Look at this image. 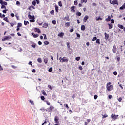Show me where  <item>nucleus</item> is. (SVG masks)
Returning <instances> with one entry per match:
<instances>
[{"mask_svg":"<svg viewBox=\"0 0 125 125\" xmlns=\"http://www.w3.org/2000/svg\"><path fill=\"white\" fill-rule=\"evenodd\" d=\"M106 89L108 91H111L114 89V86L113 85L106 86Z\"/></svg>","mask_w":125,"mask_h":125,"instance_id":"nucleus-1","label":"nucleus"},{"mask_svg":"<svg viewBox=\"0 0 125 125\" xmlns=\"http://www.w3.org/2000/svg\"><path fill=\"white\" fill-rule=\"evenodd\" d=\"M110 3H111V4H117V5H119V3L118 2V0H110Z\"/></svg>","mask_w":125,"mask_h":125,"instance_id":"nucleus-2","label":"nucleus"},{"mask_svg":"<svg viewBox=\"0 0 125 125\" xmlns=\"http://www.w3.org/2000/svg\"><path fill=\"white\" fill-rule=\"evenodd\" d=\"M12 38L11 36H7L5 37L3 39H2V42H4L5 41L11 39Z\"/></svg>","mask_w":125,"mask_h":125,"instance_id":"nucleus-3","label":"nucleus"},{"mask_svg":"<svg viewBox=\"0 0 125 125\" xmlns=\"http://www.w3.org/2000/svg\"><path fill=\"white\" fill-rule=\"evenodd\" d=\"M119 117L118 115H115V114H111V118L113 119V120H117V119H118V117Z\"/></svg>","mask_w":125,"mask_h":125,"instance_id":"nucleus-4","label":"nucleus"},{"mask_svg":"<svg viewBox=\"0 0 125 125\" xmlns=\"http://www.w3.org/2000/svg\"><path fill=\"white\" fill-rule=\"evenodd\" d=\"M55 124H59V117L58 116H55L54 118Z\"/></svg>","mask_w":125,"mask_h":125,"instance_id":"nucleus-5","label":"nucleus"},{"mask_svg":"<svg viewBox=\"0 0 125 125\" xmlns=\"http://www.w3.org/2000/svg\"><path fill=\"white\" fill-rule=\"evenodd\" d=\"M54 109V107L52 105H50V107L47 108L48 112H52L53 110Z\"/></svg>","mask_w":125,"mask_h":125,"instance_id":"nucleus-6","label":"nucleus"},{"mask_svg":"<svg viewBox=\"0 0 125 125\" xmlns=\"http://www.w3.org/2000/svg\"><path fill=\"white\" fill-rule=\"evenodd\" d=\"M34 32H36L38 34H41V30L39 28H34Z\"/></svg>","mask_w":125,"mask_h":125,"instance_id":"nucleus-7","label":"nucleus"},{"mask_svg":"<svg viewBox=\"0 0 125 125\" xmlns=\"http://www.w3.org/2000/svg\"><path fill=\"white\" fill-rule=\"evenodd\" d=\"M48 23L44 22L43 24L42 28H44L45 29H46L47 27H48Z\"/></svg>","mask_w":125,"mask_h":125,"instance_id":"nucleus-8","label":"nucleus"},{"mask_svg":"<svg viewBox=\"0 0 125 125\" xmlns=\"http://www.w3.org/2000/svg\"><path fill=\"white\" fill-rule=\"evenodd\" d=\"M71 12L75 13V9H76V6H73L71 7Z\"/></svg>","mask_w":125,"mask_h":125,"instance_id":"nucleus-9","label":"nucleus"},{"mask_svg":"<svg viewBox=\"0 0 125 125\" xmlns=\"http://www.w3.org/2000/svg\"><path fill=\"white\" fill-rule=\"evenodd\" d=\"M63 20L65 21L66 20V21H70V17H69L68 15L66 16L64 18Z\"/></svg>","mask_w":125,"mask_h":125,"instance_id":"nucleus-10","label":"nucleus"},{"mask_svg":"<svg viewBox=\"0 0 125 125\" xmlns=\"http://www.w3.org/2000/svg\"><path fill=\"white\" fill-rule=\"evenodd\" d=\"M104 36H105V40L106 41H108L109 40V34H107V33H104Z\"/></svg>","mask_w":125,"mask_h":125,"instance_id":"nucleus-11","label":"nucleus"},{"mask_svg":"<svg viewBox=\"0 0 125 125\" xmlns=\"http://www.w3.org/2000/svg\"><path fill=\"white\" fill-rule=\"evenodd\" d=\"M112 51L113 53H116V52H117V47H116V46H113Z\"/></svg>","mask_w":125,"mask_h":125,"instance_id":"nucleus-12","label":"nucleus"},{"mask_svg":"<svg viewBox=\"0 0 125 125\" xmlns=\"http://www.w3.org/2000/svg\"><path fill=\"white\" fill-rule=\"evenodd\" d=\"M68 59L67 58H66V57H63L62 58V62H68Z\"/></svg>","mask_w":125,"mask_h":125,"instance_id":"nucleus-13","label":"nucleus"},{"mask_svg":"<svg viewBox=\"0 0 125 125\" xmlns=\"http://www.w3.org/2000/svg\"><path fill=\"white\" fill-rule=\"evenodd\" d=\"M119 9H120V10L125 9V3L124 4H123L121 7H120Z\"/></svg>","mask_w":125,"mask_h":125,"instance_id":"nucleus-14","label":"nucleus"},{"mask_svg":"<svg viewBox=\"0 0 125 125\" xmlns=\"http://www.w3.org/2000/svg\"><path fill=\"white\" fill-rule=\"evenodd\" d=\"M32 35L33 36V38H37L39 37V34H35L34 32L32 33Z\"/></svg>","mask_w":125,"mask_h":125,"instance_id":"nucleus-15","label":"nucleus"},{"mask_svg":"<svg viewBox=\"0 0 125 125\" xmlns=\"http://www.w3.org/2000/svg\"><path fill=\"white\" fill-rule=\"evenodd\" d=\"M102 116H103L102 119H105V118H107L108 117V115L106 113L104 114H102Z\"/></svg>","mask_w":125,"mask_h":125,"instance_id":"nucleus-16","label":"nucleus"},{"mask_svg":"<svg viewBox=\"0 0 125 125\" xmlns=\"http://www.w3.org/2000/svg\"><path fill=\"white\" fill-rule=\"evenodd\" d=\"M58 37H60V38L64 36V33L60 32L58 34Z\"/></svg>","mask_w":125,"mask_h":125,"instance_id":"nucleus-17","label":"nucleus"},{"mask_svg":"<svg viewBox=\"0 0 125 125\" xmlns=\"http://www.w3.org/2000/svg\"><path fill=\"white\" fill-rule=\"evenodd\" d=\"M55 11L56 12H59V9H58L59 7H58V6L57 5H55Z\"/></svg>","mask_w":125,"mask_h":125,"instance_id":"nucleus-18","label":"nucleus"},{"mask_svg":"<svg viewBox=\"0 0 125 125\" xmlns=\"http://www.w3.org/2000/svg\"><path fill=\"white\" fill-rule=\"evenodd\" d=\"M28 18L29 19H35V16H32L31 15H28Z\"/></svg>","mask_w":125,"mask_h":125,"instance_id":"nucleus-19","label":"nucleus"},{"mask_svg":"<svg viewBox=\"0 0 125 125\" xmlns=\"http://www.w3.org/2000/svg\"><path fill=\"white\" fill-rule=\"evenodd\" d=\"M87 19H88V16H85L84 19H83V21L84 22H86L87 21Z\"/></svg>","mask_w":125,"mask_h":125,"instance_id":"nucleus-20","label":"nucleus"},{"mask_svg":"<svg viewBox=\"0 0 125 125\" xmlns=\"http://www.w3.org/2000/svg\"><path fill=\"white\" fill-rule=\"evenodd\" d=\"M81 30L82 31H84L85 30V26L84 25H81Z\"/></svg>","mask_w":125,"mask_h":125,"instance_id":"nucleus-21","label":"nucleus"},{"mask_svg":"<svg viewBox=\"0 0 125 125\" xmlns=\"http://www.w3.org/2000/svg\"><path fill=\"white\" fill-rule=\"evenodd\" d=\"M96 21H99L100 20L101 21H102V18L100 16H99L98 18L96 17Z\"/></svg>","mask_w":125,"mask_h":125,"instance_id":"nucleus-22","label":"nucleus"},{"mask_svg":"<svg viewBox=\"0 0 125 125\" xmlns=\"http://www.w3.org/2000/svg\"><path fill=\"white\" fill-rule=\"evenodd\" d=\"M29 10L32 11V9H35V7H34V6L31 5L30 6H29V7L28 8Z\"/></svg>","mask_w":125,"mask_h":125,"instance_id":"nucleus-23","label":"nucleus"},{"mask_svg":"<svg viewBox=\"0 0 125 125\" xmlns=\"http://www.w3.org/2000/svg\"><path fill=\"white\" fill-rule=\"evenodd\" d=\"M70 25H71V23L69 22H66L65 24V27H70Z\"/></svg>","mask_w":125,"mask_h":125,"instance_id":"nucleus-24","label":"nucleus"},{"mask_svg":"<svg viewBox=\"0 0 125 125\" xmlns=\"http://www.w3.org/2000/svg\"><path fill=\"white\" fill-rule=\"evenodd\" d=\"M64 106L65 108H66L67 110H69V105H68V104H64Z\"/></svg>","mask_w":125,"mask_h":125,"instance_id":"nucleus-25","label":"nucleus"},{"mask_svg":"<svg viewBox=\"0 0 125 125\" xmlns=\"http://www.w3.org/2000/svg\"><path fill=\"white\" fill-rule=\"evenodd\" d=\"M118 28H120V29H124V27L123 25L122 24H118Z\"/></svg>","mask_w":125,"mask_h":125,"instance_id":"nucleus-26","label":"nucleus"},{"mask_svg":"<svg viewBox=\"0 0 125 125\" xmlns=\"http://www.w3.org/2000/svg\"><path fill=\"white\" fill-rule=\"evenodd\" d=\"M44 63H45V64H46L47 62H48V60L47 58H44Z\"/></svg>","mask_w":125,"mask_h":125,"instance_id":"nucleus-27","label":"nucleus"},{"mask_svg":"<svg viewBox=\"0 0 125 125\" xmlns=\"http://www.w3.org/2000/svg\"><path fill=\"white\" fill-rule=\"evenodd\" d=\"M106 21L107 22H109V21H111V17L110 16H108V17L107 19H106Z\"/></svg>","mask_w":125,"mask_h":125,"instance_id":"nucleus-28","label":"nucleus"},{"mask_svg":"<svg viewBox=\"0 0 125 125\" xmlns=\"http://www.w3.org/2000/svg\"><path fill=\"white\" fill-rule=\"evenodd\" d=\"M108 25L109 26V29H112V28H113V24L108 23Z\"/></svg>","mask_w":125,"mask_h":125,"instance_id":"nucleus-29","label":"nucleus"},{"mask_svg":"<svg viewBox=\"0 0 125 125\" xmlns=\"http://www.w3.org/2000/svg\"><path fill=\"white\" fill-rule=\"evenodd\" d=\"M3 20H4V21H6V22H7L8 23H9V21H8V18L7 17L4 18Z\"/></svg>","mask_w":125,"mask_h":125,"instance_id":"nucleus-30","label":"nucleus"},{"mask_svg":"<svg viewBox=\"0 0 125 125\" xmlns=\"http://www.w3.org/2000/svg\"><path fill=\"white\" fill-rule=\"evenodd\" d=\"M37 61H38V62H39V63H42V58H39L37 59Z\"/></svg>","mask_w":125,"mask_h":125,"instance_id":"nucleus-31","label":"nucleus"},{"mask_svg":"<svg viewBox=\"0 0 125 125\" xmlns=\"http://www.w3.org/2000/svg\"><path fill=\"white\" fill-rule=\"evenodd\" d=\"M96 43H98V44H100V39H97L96 41Z\"/></svg>","mask_w":125,"mask_h":125,"instance_id":"nucleus-32","label":"nucleus"},{"mask_svg":"<svg viewBox=\"0 0 125 125\" xmlns=\"http://www.w3.org/2000/svg\"><path fill=\"white\" fill-rule=\"evenodd\" d=\"M17 27H19L20 28V27H22V23L21 22L18 23V25Z\"/></svg>","mask_w":125,"mask_h":125,"instance_id":"nucleus-33","label":"nucleus"},{"mask_svg":"<svg viewBox=\"0 0 125 125\" xmlns=\"http://www.w3.org/2000/svg\"><path fill=\"white\" fill-rule=\"evenodd\" d=\"M76 15H77V16H81V15H82V13H81L80 12H77L76 13Z\"/></svg>","mask_w":125,"mask_h":125,"instance_id":"nucleus-34","label":"nucleus"},{"mask_svg":"<svg viewBox=\"0 0 125 125\" xmlns=\"http://www.w3.org/2000/svg\"><path fill=\"white\" fill-rule=\"evenodd\" d=\"M32 5H34L35 6V5H36V4H37V2H36V0H33L32 2Z\"/></svg>","mask_w":125,"mask_h":125,"instance_id":"nucleus-35","label":"nucleus"},{"mask_svg":"<svg viewBox=\"0 0 125 125\" xmlns=\"http://www.w3.org/2000/svg\"><path fill=\"white\" fill-rule=\"evenodd\" d=\"M58 4H59V6H60L61 7H62V2L61 1H59L58 2Z\"/></svg>","mask_w":125,"mask_h":125,"instance_id":"nucleus-36","label":"nucleus"},{"mask_svg":"<svg viewBox=\"0 0 125 125\" xmlns=\"http://www.w3.org/2000/svg\"><path fill=\"white\" fill-rule=\"evenodd\" d=\"M24 24L26 26V25H28V24H29V21H24Z\"/></svg>","mask_w":125,"mask_h":125,"instance_id":"nucleus-37","label":"nucleus"},{"mask_svg":"<svg viewBox=\"0 0 125 125\" xmlns=\"http://www.w3.org/2000/svg\"><path fill=\"white\" fill-rule=\"evenodd\" d=\"M1 8H3L4 9H6V7L3 4L1 5Z\"/></svg>","mask_w":125,"mask_h":125,"instance_id":"nucleus-38","label":"nucleus"},{"mask_svg":"<svg viewBox=\"0 0 125 125\" xmlns=\"http://www.w3.org/2000/svg\"><path fill=\"white\" fill-rule=\"evenodd\" d=\"M83 2L86 3V2H87V0H81V3H83Z\"/></svg>","mask_w":125,"mask_h":125,"instance_id":"nucleus-39","label":"nucleus"},{"mask_svg":"<svg viewBox=\"0 0 125 125\" xmlns=\"http://www.w3.org/2000/svg\"><path fill=\"white\" fill-rule=\"evenodd\" d=\"M44 44H45V45H47L48 44H49V42L48 41H45L44 42Z\"/></svg>","mask_w":125,"mask_h":125,"instance_id":"nucleus-40","label":"nucleus"},{"mask_svg":"<svg viewBox=\"0 0 125 125\" xmlns=\"http://www.w3.org/2000/svg\"><path fill=\"white\" fill-rule=\"evenodd\" d=\"M66 45H67L68 49H70V43L69 42H67Z\"/></svg>","mask_w":125,"mask_h":125,"instance_id":"nucleus-41","label":"nucleus"},{"mask_svg":"<svg viewBox=\"0 0 125 125\" xmlns=\"http://www.w3.org/2000/svg\"><path fill=\"white\" fill-rule=\"evenodd\" d=\"M80 59H81V57H77L75 58V60L77 61H80Z\"/></svg>","mask_w":125,"mask_h":125,"instance_id":"nucleus-42","label":"nucleus"},{"mask_svg":"<svg viewBox=\"0 0 125 125\" xmlns=\"http://www.w3.org/2000/svg\"><path fill=\"white\" fill-rule=\"evenodd\" d=\"M97 40V37H93V39H92V41H93V42H94L95 41H96Z\"/></svg>","mask_w":125,"mask_h":125,"instance_id":"nucleus-43","label":"nucleus"},{"mask_svg":"<svg viewBox=\"0 0 125 125\" xmlns=\"http://www.w3.org/2000/svg\"><path fill=\"white\" fill-rule=\"evenodd\" d=\"M50 14H51V15H54V10H52L50 11Z\"/></svg>","mask_w":125,"mask_h":125,"instance_id":"nucleus-44","label":"nucleus"},{"mask_svg":"<svg viewBox=\"0 0 125 125\" xmlns=\"http://www.w3.org/2000/svg\"><path fill=\"white\" fill-rule=\"evenodd\" d=\"M52 24H53L54 25H56V21L55 20H53L52 21Z\"/></svg>","mask_w":125,"mask_h":125,"instance_id":"nucleus-45","label":"nucleus"},{"mask_svg":"<svg viewBox=\"0 0 125 125\" xmlns=\"http://www.w3.org/2000/svg\"><path fill=\"white\" fill-rule=\"evenodd\" d=\"M42 93L43 95H45L46 96V95H47V94H46V92H45V91H44V90H43V91L42 92Z\"/></svg>","mask_w":125,"mask_h":125,"instance_id":"nucleus-46","label":"nucleus"},{"mask_svg":"<svg viewBox=\"0 0 125 125\" xmlns=\"http://www.w3.org/2000/svg\"><path fill=\"white\" fill-rule=\"evenodd\" d=\"M41 100H42L43 101L45 99V98H44V96H41Z\"/></svg>","mask_w":125,"mask_h":125,"instance_id":"nucleus-47","label":"nucleus"},{"mask_svg":"<svg viewBox=\"0 0 125 125\" xmlns=\"http://www.w3.org/2000/svg\"><path fill=\"white\" fill-rule=\"evenodd\" d=\"M74 5H78V1L75 0L74 1Z\"/></svg>","mask_w":125,"mask_h":125,"instance_id":"nucleus-48","label":"nucleus"},{"mask_svg":"<svg viewBox=\"0 0 125 125\" xmlns=\"http://www.w3.org/2000/svg\"><path fill=\"white\" fill-rule=\"evenodd\" d=\"M42 35L44 36V40H47V37H46V35L45 34H43Z\"/></svg>","mask_w":125,"mask_h":125,"instance_id":"nucleus-49","label":"nucleus"},{"mask_svg":"<svg viewBox=\"0 0 125 125\" xmlns=\"http://www.w3.org/2000/svg\"><path fill=\"white\" fill-rule=\"evenodd\" d=\"M40 111H42V112H45V109H44V108H41Z\"/></svg>","mask_w":125,"mask_h":125,"instance_id":"nucleus-50","label":"nucleus"},{"mask_svg":"<svg viewBox=\"0 0 125 125\" xmlns=\"http://www.w3.org/2000/svg\"><path fill=\"white\" fill-rule=\"evenodd\" d=\"M122 100H123V99L122 98V97L119 98L118 99L119 102H122Z\"/></svg>","mask_w":125,"mask_h":125,"instance_id":"nucleus-51","label":"nucleus"},{"mask_svg":"<svg viewBox=\"0 0 125 125\" xmlns=\"http://www.w3.org/2000/svg\"><path fill=\"white\" fill-rule=\"evenodd\" d=\"M29 102H30V103H31V104H32V105H34V101H33L31 100H29Z\"/></svg>","mask_w":125,"mask_h":125,"instance_id":"nucleus-52","label":"nucleus"},{"mask_svg":"<svg viewBox=\"0 0 125 125\" xmlns=\"http://www.w3.org/2000/svg\"><path fill=\"white\" fill-rule=\"evenodd\" d=\"M98 97V96H97V95H95L94 96V98L95 100H96V99H97Z\"/></svg>","mask_w":125,"mask_h":125,"instance_id":"nucleus-53","label":"nucleus"},{"mask_svg":"<svg viewBox=\"0 0 125 125\" xmlns=\"http://www.w3.org/2000/svg\"><path fill=\"white\" fill-rule=\"evenodd\" d=\"M76 36L77 38H81V35L78 33H76Z\"/></svg>","mask_w":125,"mask_h":125,"instance_id":"nucleus-54","label":"nucleus"},{"mask_svg":"<svg viewBox=\"0 0 125 125\" xmlns=\"http://www.w3.org/2000/svg\"><path fill=\"white\" fill-rule=\"evenodd\" d=\"M3 5H7V2L3 1Z\"/></svg>","mask_w":125,"mask_h":125,"instance_id":"nucleus-55","label":"nucleus"},{"mask_svg":"<svg viewBox=\"0 0 125 125\" xmlns=\"http://www.w3.org/2000/svg\"><path fill=\"white\" fill-rule=\"evenodd\" d=\"M48 87L51 89V90H52V87L50 85H48Z\"/></svg>","mask_w":125,"mask_h":125,"instance_id":"nucleus-56","label":"nucleus"},{"mask_svg":"<svg viewBox=\"0 0 125 125\" xmlns=\"http://www.w3.org/2000/svg\"><path fill=\"white\" fill-rule=\"evenodd\" d=\"M7 10H7V9L3 10L2 11L3 13H6V12L7 11Z\"/></svg>","mask_w":125,"mask_h":125,"instance_id":"nucleus-57","label":"nucleus"},{"mask_svg":"<svg viewBox=\"0 0 125 125\" xmlns=\"http://www.w3.org/2000/svg\"><path fill=\"white\" fill-rule=\"evenodd\" d=\"M79 70H80L81 71H83V67L82 66H80L79 67Z\"/></svg>","mask_w":125,"mask_h":125,"instance_id":"nucleus-58","label":"nucleus"},{"mask_svg":"<svg viewBox=\"0 0 125 125\" xmlns=\"http://www.w3.org/2000/svg\"><path fill=\"white\" fill-rule=\"evenodd\" d=\"M32 47H33V48H36V44H32L31 45Z\"/></svg>","mask_w":125,"mask_h":125,"instance_id":"nucleus-59","label":"nucleus"},{"mask_svg":"<svg viewBox=\"0 0 125 125\" xmlns=\"http://www.w3.org/2000/svg\"><path fill=\"white\" fill-rule=\"evenodd\" d=\"M16 4L17 5H20V2H19V1H17Z\"/></svg>","mask_w":125,"mask_h":125,"instance_id":"nucleus-60","label":"nucleus"},{"mask_svg":"<svg viewBox=\"0 0 125 125\" xmlns=\"http://www.w3.org/2000/svg\"><path fill=\"white\" fill-rule=\"evenodd\" d=\"M42 42H41V41H39L38 42V44L39 45H42Z\"/></svg>","mask_w":125,"mask_h":125,"instance_id":"nucleus-61","label":"nucleus"},{"mask_svg":"<svg viewBox=\"0 0 125 125\" xmlns=\"http://www.w3.org/2000/svg\"><path fill=\"white\" fill-rule=\"evenodd\" d=\"M0 3L1 5L3 4V1H2V0H0Z\"/></svg>","mask_w":125,"mask_h":125,"instance_id":"nucleus-62","label":"nucleus"},{"mask_svg":"<svg viewBox=\"0 0 125 125\" xmlns=\"http://www.w3.org/2000/svg\"><path fill=\"white\" fill-rule=\"evenodd\" d=\"M35 19H32V20H30V22H35Z\"/></svg>","mask_w":125,"mask_h":125,"instance_id":"nucleus-63","label":"nucleus"},{"mask_svg":"<svg viewBox=\"0 0 125 125\" xmlns=\"http://www.w3.org/2000/svg\"><path fill=\"white\" fill-rule=\"evenodd\" d=\"M46 104L47 105H48L49 106V105H50V103H49V102L46 101Z\"/></svg>","mask_w":125,"mask_h":125,"instance_id":"nucleus-64","label":"nucleus"}]
</instances>
